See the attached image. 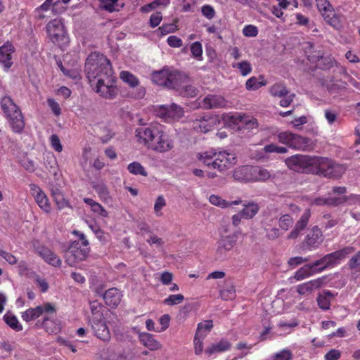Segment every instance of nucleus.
Segmentation results:
<instances>
[{"mask_svg": "<svg viewBox=\"0 0 360 360\" xmlns=\"http://www.w3.org/2000/svg\"><path fill=\"white\" fill-rule=\"evenodd\" d=\"M85 71L89 83L96 84V93L106 99L116 97L115 77L111 63L105 56L97 52L91 53L86 60Z\"/></svg>", "mask_w": 360, "mask_h": 360, "instance_id": "nucleus-1", "label": "nucleus"}, {"mask_svg": "<svg viewBox=\"0 0 360 360\" xmlns=\"http://www.w3.org/2000/svg\"><path fill=\"white\" fill-rule=\"evenodd\" d=\"M135 136L139 143L155 153H167L174 147V141L160 124L140 127L136 129Z\"/></svg>", "mask_w": 360, "mask_h": 360, "instance_id": "nucleus-2", "label": "nucleus"}, {"mask_svg": "<svg viewBox=\"0 0 360 360\" xmlns=\"http://www.w3.org/2000/svg\"><path fill=\"white\" fill-rule=\"evenodd\" d=\"M347 167L334 160L323 156H313L310 174L321 177L338 179L345 174Z\"/></svg>", "mask_w": 360, "mask_h": 360, "instance_id": "nucleus-3", "label": "nucleus"}, {"mask_svg": "<svg viewBox=\"0 0 360 360\" xmlns=\"http://www.w3.org/2000/svg\"><path fill=\"white\" fill-rule=\"evenodd\" d=\"M1 109L14 133L22 132L25 121L20 107L8 96H4L0 101Z\"/></svg>", "mask_w": 360, "mask_h": 360, "instance_id": "nucleus-4", "label": "nucleus"}, {"mask_svg": "<svg viewBox=\"0 0 360 360\" xmlns=\"http://www.w3.org/2000/svg\"><path fill=\"white\" fill-rule=\"evenodd\" d=\"M185 79H186V75L169 68H164L152 75V80L154 83L169 89L178 88Z\"/></svg>", "mask_w": 360, "mask_h": 360, "instance_id": "nucleus-5", "label": "nucleus"}, {"mask_svg": "<svg viewBox=\"0 0 360 360\" xmlns=\"http://www.w3.org/2000/svg\"><path fill=\"white\" fill-rule=\"evenodd\" d=\"M45 28L49 39L54 44L61 46L66 42L68 33L63 18H56L51 20Z\"/></svg>", "mask_w": 360, "mask_h": 360, "instance_id": "nucleus-6", "label": "nucleus"}, {"mask_svg": "<svg viewBox=\"0 0 360 360\" xmlns=\"http://www.w3.org/2000/svg\"><path fill=\"white\" fill-rule=\"evenodd\" d=\"M355 250L354 247L347 246L340 250L324 255L320 259L315 261V266H319L321 271L327 268L334 267L340 264V261L345 259L349 255Z\"/></svg>", "mask_w": 360, "mask_h": 360, "instance_id": "nucleus-7", "label": "nucleus"}, {"mask_svg": "<svg viewBox=\"0 0 360 360\" xmlns=\"http://www.w3.org/2000/svg\"><path fill=\"white\" fill-rule=\"evenodd\" d=\"M278 140L280 143L295 150H307L312 148L311 139L289 131L279 133Z\"/></svg>", "mask_w": 360, "mask_h": 360, "instance_id": "nucleus-8", "label": "nucleus"}, {"mask_svg": "<svg viewBox=\"0 0 360 360\" xmlns=\"http://www.w3.org/2000/svg\"><path fill=\"white\" fill-rule=\"evenodd\" d=\"M316 8L325 22L338 30L341 27L340 15H338L332 4L328 0H315Z\"/></svg>", "mask_w": 360, "mask_h": 360, "instance_id": "nucleus-9", "label": "nucleus"}, {"mask_svg": "<svg viewBox=\"0 0 360 360\" xmlns=\"http://www.w3.org/2000/svg\"><path fill=\"white\" fill-rule=\"evenodd\" d=\"M313 156L297 154L285 159L287 167L296 172L309 174L312 166Z\"/></svg>", "mask_w": 360, "mask_h": 360, "instance_id": "nucleus-10", "label": "nucleus"}, {"mask_svg": "<svg viewBox=\"0 0 360 360\" xmlns=\"http://www.w3.org/2000/svg\"><path fill=\"white\" fill-rule=\"evenodd\" d=\"M89 250V247L83 246L80 242H72L65 252L66 263L70 266H75L86 259Z\"/></svg>", "mask_w": 360, "mask_h": 360, "instance_id": "nucleus-11", "label": "nucleus"}, {"mask_svg": "<svg viewBox=\"0 0 360 360\" xmlns=\"http://www.w3.org/2000/svg\"><path fill=\"white\" fill-rule=\"evenodd\" d=\"M240 231H235L227 236H222L217 241V247L215 252V258L217 260H224L228 253L236 245Z\"/></svg>", "mask_w": 360, "mask_h": 360, "instance_id": "nucleus-12", "label": "nucleus"}, {"mask_svg": "<svg viewBox=\"0 0 360 360\" xmlns=\"http://www.w3.org/2000/svg\"><path fill=\"white\" fill-rule=\"evenodd\" d=\"M43 314H56V309L55 305L51 302H46L42 305L29 308L22 313L21 317L23 321L30 322L37 319Z\"/></svg>", "mask_w": 360, "mask_h": 360, "instance_id": "nucleus-13", "label": "nucleus"}, {"mask_svg": "<svg viewBox=\"0 0 360 360\" xmlns=\"http://www.w3.org/2000/svg\"><path fill=\"white\" fill-rule=\"evenodd\" d=\"M323 242V234L318 226H314L302 242V248L309 251L316 249Z\"/></svg>", "mask_w": 360, "mask_h": 360, "instance_id": "nucleus-14", "label": "nucleus"}, {"mask_svg": "<svg viewBox=\"0 0 360 360\" xmlns=\"http://www.w3.org/2000/svg\"><path fill=\"white\" fill-rule=\"evenodd\" d=\"M120 77L132 89L136 88V92H132L131 94L132 98L140 99L145 96V88L139 86V80L135 75L128 71H122Z\"/></svg>", "mask_w": 360, "mask_h": 360, "instance_id": "nucleus-15", "label": "nucleus"}, {"mask_svg": "<svg viewBox=\"0 0 360 360\" xmlns=\"http://www.w3.org/2000/svg\"><path fill=\"white\" fill-rule=\"evenodd\" d=\"M30 193L36 203L46 213L51 212V206L49 200L42 189L35 184H30Z\"/></svg>", "mask_w": 360, "mask_h": 360, "instance_id": "nucleus-16", "label": "nucleus"}, {"mask_svg": "<svg viewBox=\"0 0 360 360\" xmlns=\"http://www.w3.org/2000/svg\"><path fill=\"white\" fill-rule=\"evenodd\" d=\"M236 162L237 158L235 153L221 151L217 153L214 163L216 169L222 172L235 165Z\"/></svg>", "mask_w": 360, "mask_h": 360, "instance_id": "nucleus-17", "label": "nucleus"}, {"mask_svg": "<svg viewBox=\"0 0 360 360\" xmlns=\"http://www.w3.org/2000/svg\"><path fill=\"white\" fill-rule=\"evenodd\" d=\"M184 112L183 108L175 103L170 105H161L158 110L159 116L166 122L179 119L184 115Z\"/></svg>", "mask_w": 360, "mask_h": 360, "instance_id": "nucleus-18", "label": "nucleus"}, {"mask_svg": "<svg viewBox=\"0 0 360 360\" xmlns=\"http://www.w3.org/2000/svg\"><path fill=\"white\" fill-rule=\"evenodd\" d=\"M14 52L15 47L9 41L0 46V65L5 71H8L13 64L12 59Z\"/></svg>", "mask_w": 360, "mask_h": 360, "instance_id": "nucleus-19", "label": "nucleus"}, {"mask_svg": "<svg viewBox=\"0 0 360 360\" xmlns=\"http://www.w3.org/2000/svg\"><path fill=\"white\" fill-rule=\"evenodd\" d=\"M91 328L94 335L104 342H108L111 339V335L106 325L105 319L96 320L91 322Z\"/></svg>", "mask_w": 360, "mask_h": 360, "instance_id": "nucleus-20", "label": "nucleus"}, {"mask_svg": "<svg viewBox=\"0 0 360 360\" xmlns=\"http://www.w3.org/2000/svg\"><path fill=\"white\" fill-rule=\"evenodd\" d=\"M36 252L49 264L59 267L62 264L60 257L52 250L45 246L34 247Z\"/></svg>", "mask_w": 360, "mask_h": 360, "instance_id": "nucleus-21", "label": "nucleus"}, {"mask_svg": "<svg viewBox=\"0 0 360 360\" xmlns=\"http://www.w3.org/2000/svg\"><path fill=\"white\" fill-rule=\"evenodd\" d=\"M311 215V210L306 209L300 219L296 222L293 229L288 236V239H295L300 236V233L307 226Z\"/></svg>", "mask_w": 360, "mask_h": 360, "instance_id": "nucleus-22", "label": "nucleus"}, {"mask_svg": "<svg viewBox=\"0 0 360 360\" xmlns=\"http://www.w3.org/2000/svg\"><path fill=\"white\" fill-rule=\"evenodd\" d=\"M231 348V343L227 339L222 338L219 342L212 343L206 347L205 354L210 357L214 354L223 353L229 351Z\"/></svg>", "mask_w": 360, "mask_h": 360, "instance_id": "nucleus-23", "label": "nucleus"}, {"mask_svg": "<svg viewBox=\"0 0 360 360\" xmlns=\"http://www.w3.org/2000/svg\"><path fill=\"white\" fill-rule=\"evenodd\" d=\"M52 314H45L42 322L37 323V326L44 328L49 334H57L60 330L58 321L53 319Z\"/></svg>", "mask_w": 360, "mask_h": 360, "instance_id": "nucleus-24", "label": "nucleus"}, {"mask_svg": "<svg viewBox=\"0 0 360 360\" xmlns=\"http://www.w3.org/2000/svg\"><path fill=\"white\" fill-rule=\"evenodd\" d=\"M122 292L116 288H112L105 291L103 299L107 305L111 308H116L121 302Z\"/></svg>", "mask_w": 360, "mask_h": 360, "instance_id": "nucleus-25", "label": "nucleus"}, {"mask_svg": "<svg viewBox=\"0 0 360 360\" xmlns=\"http://www.w3.org/2000/svg\"><path fill=\"white\" fill-rule=\"evenodd\" d=\"M321 272L319 266H315V262L300 268L294 274L296 281H301L315 274Z\"/></svg>", "mask_w": 360, "mask_h": 360, "instance_id": "nucleus-26", "label": "nucleus"}, {"mask_svg": "<svg viewBox=\"0 0 360 360\" xmlns=\"http://www.w3.org/2000/svg\"><path fill=\"white\" fill-rule=\"evenodd\" d=\"M139 338L140 342L150 351H156L162 348L161 343L150 333H142L139 334Z\"/></svg>", "mask_w": 360, "mask_h": 360, "instance_id": "nucleus-27", "label": "nucleus"}, {"mask_svg": "<svg viewBox=\"0 0 360 360\" xmlns=\"http://www.w3.org/2000/svg\"><path fill=\"white\" fill-rule=\"evenodd\" d=\"M226 101L219 95H208L203 99V106L206 109L224 108Z\"/></svg>", "mask_w": 360, "mask_h": 360, "instance_id": "nucleus-28", "label": "nucleus"}, {"mask_svg": "<svg viewBox=\"0 0 360 360\" xmlns=\"http://www.w3.org/2000/svg\"><path fill=\"white\" fill-rule=\"evenodd\" d=\"M252 165H245L235 169L233 176L242 182H252Z\"/></svg>", "mask_w": 360, "mask_h": 360, "instance_id": "nucleus-29", "label": "nucleus"}, {"mask_svg": "<svg viewBox=\"0 0 360 360\" xmlns=\"http://www.w3.org/2000/svg\"><path fill=\"white\" fill-rule=\"evenodd\" d=\"M53 0H46L41 5L34 10V18L38 20H42L51 18L48 13H51L52 1Z\"/></svg>", "mask_w": 360, "mask_h": 360, "instance_id": "nucleus-30", "label": "nucleus"}, {"mask_svg": "<svg viewBox=\"0 0 360 360\" xmlns=\"http://www.w3.org/2000/svg\"><path fill=\"white\" fill-rule=\"evenodd\" d=\"M338 293H333L331 291L326 290L317 296L316 301L320 309L326 311L330 309L331 300L334 298Z\"/></svg>", "mask_w": 360, "mask_h": 360, "instance_id": "nucleus-31", "label": "nucleus"}, {"mask_svg": "<svg viewBox=\"0 0 360 360\" xmlns=\"http://www.w3.org/2000/svg\"><path fill=\"white\" fill-rule=\"evenodd\" d=\"M188 80V77L186 76V79L181 82L178 88H174V90L178 91L182 96L195 97L198 95V91L195 86L186 84Z\"/></svg>", "mask_w": 360, "mask_h": 360, "instance_id": "nucleus-32", "label": "nucleus"}, {"mask_svg": "<svg viewBox=\"0 0 360 360\" xmlns=\"http://www.w3.org/2000/svg\"><path fill=\"white\" fill-rule=\"evenodd\" d=\"M243 205V208L240 211V213L245 219H252L259 210V205L254 202H248Z\"/></svg>", "mask_w": 360, "mask_h": 360, "instance_id": "nucleus-33", "label": "nucleus"}, {"mask_svg": "<svg viewBox=\"0 0 360 360\" xmlns=\"http://www.w3.org/2000/svg\"><path fill=\"white\" fill-rule=\"evenodd\" d=\"M252 182L265 181L271 177L269 170L259 166H252Z\"/></svg>", "mask_w": 360, "mask_h": 360, "instance_id": "nucleus-34", "label": "nucleus"}, {"mask_svg": "<svg viewBox=\"0 0 360 360\" xmlns=\"http://www.w3.org/2000/svg\"><path fill=\"white\" fill-rule=\"evenodd\" d=\"M193 129L197 132L206 133L212 129L213 125L209 119L202 117L193 122Z\"/></svg>", "mask_w": 360, "mask_h": 360, "instance_id": "nucleus-35", "label": "nucleus"}, {"mask_svg": "<svg viewBox=\"0 0 360 360\" xmlns=\"http://www.w3.org/2000/svg\"><path fill=\"white\" fill-rule=\"evenodd\" d=\"M209 201L211 204L221 208H226L234 205H240L243 202L241 200L229 202L217 195H211L210 196Z\"/></svg>", "mask_w": 360, "mask_h": 360, "instance_id": "nucleus-36", "label": "nucleus"}, {"mask_svg": "<svg viewBox=\"0 0 360 360\" xmlns=\"http://www.w3.org/2000/svg\"><path fill=\"white\" fill-rule=\"evenodd\" d=\"M266 84L263 75H259V77H252L246 81L245 88L248 91H256Z\"/></svg>", "mask_w": 360, "mask_h": 360, "instance_id": "nucleus-37", "label": "nucleus"}, {"mask_svg": "<svg viewBox=\"0 0 360 360\" xmlns=\"http://www.w3.org/2000/svg\"><path fill=\"white\" fill-rule=\"evenodd\" d=\"M103 308L104 307L98 301L90 302V309L92 314L90 322L105 319L103 314Z\"/></svg>", "mask_w": 360, "mask_h": 360, "instance_id": "nucleus-38", "label": "nucleus"}, {"mask_svg": "<svg viewBox=\"0 0 360 360\" xmlns=\"http://www.w3.org/2000/svg\"><path fill=\"white\" fill-rule=\"evenodd\" d=\"M270 94L274 97H284L289 94L287 87L281 82L273 84L269 89Z\"/></svg>", "mask_w": 360, "mask_h": 360, "instance_id": "nucleus-39", "label": "nucleus"}, {"mask_svg": "<svg viewBox=\"0 0 360 360\" xmlns=\"http://www.w3.org/2000/svg\"><path fill=\"white\" fill-rule=\"evenodd\" d=\"M84 202L91 207V211L101 217H107L108 212L103 207L91 198H84Z\"/></svg>", "mask_w": 360, "mask_h": 360, "instance_id": "nucleus-40", "label": "nucleus"}, {"mask_svg": "<svg viewBox=\"0 0 360 360\" xmlns=\"http://www.w3.org/2000/svg\"><path fill=\"white\" fill-rule=\"evenodd\" d=\"M4 320L9 327L15 331L18 332L22 330V325L19 323L18 319L15 315L6 313L4 316Z\"/></svg>", "mask_w": 360, "mask_h": 360, "instance_id": "nucleus-41", "label": "nucleus"}, {"mask_svg": "<svg viewBox=\"0 0 360 360\" xmlns=\"http://www.w3.org/2000/svg\"><path fill=\"white\" fill-rule=\"evenodd\" d=\"M51 195L58 209L61 210L69 207V202L64 198L63 193L59 189L52 190Z\"/></svg>", "mask_w": 360, "mask_h": 360, "instance_id": "nucleus-42", "label": "nucleus"}, {"mask_svg": "<svg viewBox=\"0 0 360 360\" xmlns=\"http://www.w3.org/2000/svg\"><path fill=\"white\" fill-rule=\"evenodd\" d=\"M217 155V153L215 152H205L202 154L200 153L198 158L207 166L216 169L214 162Z\"/></svg>", "mask_w": 360, "mask_h": 360, "instance_id": "nucleus-43", "label": "nucleus"}, {"mask_svg": "<svg viewBox=\"0 0 360 360\" xmlns=\"http://www.w3.org/2000/svg\"><path fill=\"white\" fill-rule=\"evenodd\" d=\"M129 173L134 175H141L146 176L148 173L146 169L139 162H133L127 166Z\"/></svg>", "mask_w": 360, "mask_h": 360, "instance_id": "nucleus-44", "label": "nucleus"}, {"mask_svg": "<svg viewBox=\"0 0 360 360\" xmlns=\"http://www.w3.org/2000/svg\"><path fill=\"white\" fill-rule=\"evenodd\" d=\"M119 0H99L101 8L109 13L118 11Z\"/></svg>", "mask_w": 360, "mask_h": 360, "instance_id": "nucleus-45", "label": "nucleus"}, {"mask_svg": "<svg viewBox=\"0 0 360 360\" xmlns=\"http://www.w3.org/2000/svg\"><path fill=\"white\" fill-rule=\"evenodd\" d=\"M233 68L238 69L242 76H247L252 72L251 64L247 61L243 60L240 63H234L232 64Z\"/></svg>", "mask_w": 360, "mask_h": 360, "instance_id": "nucleus-46", "label": "nucleus"}, {"mask_svg": "<svg viewBox=\"0 0 360 360\" xmlns=\"http://www.w3.org/2000/svg\"><path fill=\"white\" fill-rule=\"evenodd\" d=\"M293 224V219L290 214H285L279 217L278 225L283 231H288Z\"/></svg>", "mask_w": 360, "mask_h": 360, "instance_id": "nucleus-47", "label": "nucleus"}, {"mask_svg": "<svg viewBox=\"0 0 360 360\" xmlns=\"http://www.w3.org/2000/svg\"><path fill=\"white\" fill-rule=\"evenodd\" d=\"M206 336L204 335H199L195 333L193 339L194 352L195 355H200L203 352V340Z\"/></svg>", "mask_w": 360, "mask_h": 360, "instance_id": "nucleus-48", "label": "nucleus"}, {"mask_svg": "<svg viewBox=\"0 0 360 360\" xmlns=\"http://www.w3.org/2000/svg\"><path fill=\"white\" fill-rule=\"evenodd\" d=\"M323 219L324 221L322 222V228L325 230L333 228L340 222V219L331 218V215L330 214H323Z\"/></svg>", "mask_w": 360, "mask_h": 360, "instance_id": "nucleus-49", "label": "nucleus"}, {"mask_svg": "<svg viewBox=\"0 0 360 360\" xmlns=\"http://www.w3.org/2000/svg\"><path fill=\"white\" fill-rule=\"evenodd\" d=\"M93 188L101 198L107 199L109 198V192L108 188L103 183H94Z\"/></svg>", "mask_w": 360, "mask_h": 360, "instance_id": "nucleus-50", "label": "nucleus"}, {"mask_svg": "<svg viewBox=\"0 0 360 360\" xmlns=\"http://www.w3.org/2000/svg\"><path fill=\"white\" fill-rule=\"evenodd\" d=\"M44 165L46 169L51 174H56L57 172V161L53 155H47Z\"/></svg>", "mask_w": 360, "mask_h": 360, "instance_id": "nucleus-51", "label": "nucleus"}, {"mask_svg": "<svg viewBox=\"0 0 360 360\" xmlns=\"http://www.w3.org/2000/svg\"><path fill=\"white\" fill-rule=\"evenodd\" d=\"M184 300V296L181 294L170 295L163 300V304L167 306H174L181 303Z\"/></svg>", "mask_w": 360, "mask_h": 360, "instance_id": "nucleus-52", "label": "nucleus"}, {"mask_svg": "<svg viewBox=\"0 0 360 360\" xmlns=\"http://www.w3.org/2000/svg\"><path fill=\"white\" fill-rule=\"evenodd\" d=\"M213 328V322L212 320H206L204 322H200L198 324L195 333L199 335H204L202 333L205 331L206 333L210 332Z\"/></svg>", "mask_w": 360, "mask_h": 360, "instance_id": "nucleus-53", "label": "nucleus"}, {"mask_svg": "<svg viewBox=\"0 0 360 360\" xmlns=\"http://www.w3.org/2000/svg\"><path fill=\"white\" fill-rule=\"evenodd\" d=\"M220 296L224 300H232L236 297V290L233 285H231L226 289L221 290Z\"/></svg>", "mask_w": 360, "mask_h": 360, "instance_id": "nucleus-54", "label": "nucleus"}, {"mask_svg": "<svg viewBox=\"0 0 360 360\" xmlns=\"http://www.w3.org/2000/svg\"><path fill=\"white\" fill-rule=\"evenodd\" d=\"M192 56L197 60H202V47L200 41H195L191 46Z\"/></svg>", "mask_w": 360, "mask_h": 360, "instance_id": "nucleus-55", "label": "nucleus"}, {"mask_svg": "<svg viewBox=\"0 0 360 360\" xmlns=\"http://www.w3.org/2000/svg\"><path fill=\"white\" fill-rule=\"evenodd\" d=\"M279 219V214L278 209H272L264 215V223L265 224L271 225V223L277 221Z\"/></svg>", "mask_w": 360, "mask_h": 360, "instance_id": "nucleus-56", "label": "nucleus"}, {"mask_svg": "<svg viewBox=\"0 0 360 360\" xmlns=\"http://www.w3.org/2000/svg\"><path fill=\"white\" fill-rule=\"evenodd\" d=\"M264 151L265 153H286L288 152V149L285 147L283 146H278L276 144L271 143L269 145H266L264 147Z\"/></svg>", "mask_w": 360, "mask_h": 360, "instance_id": "nucleus-57", "label": "nucleus"}, {"mask_svg": "<svg viewBox=\"0 0 360 360\" xmlns=\"http://www.w3.org/2000/svg\"><path fill=\"white\" fill-rule=\"evenodd\" d=\"M315 290L311 284V281L300 284L297 286V292L301 295H304L311 293Z\"/></svg>", "mask_w": 360, "mask_h": 360, "instance_id": "nucleus-58", "label": "nucleus"}, {"mask_svg": "<svg viewBox=\"0 0 360 360\" xmlns=\"http://www.w3.org/2000/svg\"><path fill=\"white\" fill-rule=\"evenodd\" d=\"M202 15L207 20H212L216 15L214 7L210 4H205L201 7Z\"/></svg>", "mask_w": 360, "mask_h": 360, "instance_id": "nucleus-59", "label": "nucleus"}, {"mask_svg": "<svg viewBox=\"0 0 360 360\" xmlns=\"http://www.w3.org/2000/svg\"><path fill=\"white\" fill-rule=\"evenodd\" d=\"M166 206L165 199L162 195H159L155 202L154 205V211L157 216H162L161 210L162 209Z\"/></svg>", "mask_w": 360, "mask_h": 360, "instance_id": "nucleus-60", "label": "nucleus"}, {"mask_svg": "<svg viewBox=\"0 0 360 360\" xmlns=\"http://www.w3.org/2000/svg\"><path fill=\"white\" fill-rule=\"evenodd\" d=\"M292 354L290 350L288 349H283L278 353L276 354L273 360H292Z\"/></svg>", "mask_w": 360, "mask_h": 360, "instance_id": "nucleus-61", "label": "nucleus"}, {"mask_svg": "<svg viewBox=\"0 0 360 360\" xmlns=\"http://www.w3.org/2000/svg\"><path fill=\"white\" fill-rule=\"evenodd\" d=\"M66 11L65 7L59 1H52L51 15H59Z\"/></svg>", "mask_w": 360, "mask_h": 360, "instance_id": "nucleus-62", "label": "nucleus"}, {"mask_svg": "<svg viewBox=\"0 0 360 360\" xmlns=\"http://www.w3.org/2000/svg\"><path fill=\"white\" fill-rule=\"evenodd\" d=\"M243 34L248 37H254L258 34L257 27L252 25H245L243 29Z\"/></svg>", "mask_w": 360, "mask_h": 360, "instance_id": "nucleus-63", "label": "nucleus"}, {"mask_svg": "<svg viewBox=\"0 0 360 360\" xmlns=\"http://www.w3.org/2000/svg\"><path fill=\"white\" fill-rule=\"evenodd\" d=\"M342 353L340 350L332 349L329 350L324 356L326 360H339L341 357Z\"/></svg>", "mask_w": 360, "mask_h": 360, "instance_id": "nucleus-64", "label": "nucleus"}]
</instances>
